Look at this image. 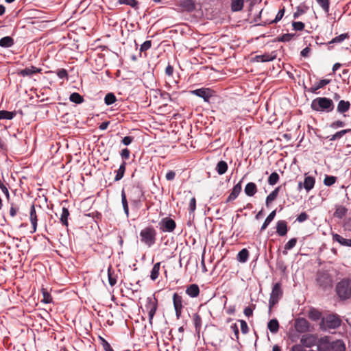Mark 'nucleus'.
<instances>
[{
  "mask_svg": "<svg viewBox=\"0 0 351 351\" xmlns=\"http://www.w3.org/2000/svg\"><path fill=\"white\" fill-rule=\"evenodd\" d=\"M191 94L201 97L205 102H209L213 95V91L208 88H201L191 91Z\"/></svg>",
  "mask_w": 351,
  "mask_h": 351,
  "instance_id": "obj_9",
  "label": "nucleus"
},
{
  "mask_svg": "<svg viewBox=\"0 0 351 351\" xmlns=\"http://www.w3.org/2000/svg\"><path fill=\"white\" fill-rule=\"evenodd\" d=\"M166 179L169 181L173 180L176 177V173L173 171H169L166 173Z\"/></svg>",
  "mask_w": 351,
  "mask_h": 351,
  "instance_id": "obj_64",
  "label": "nucleus"
},
{
  "mask_svg": "<svg viewBox=\"0 0 351 351\" xmlns=\"http://www.w3.org/2000/svg\"><path fill=\"white\" fill-rule=\"evenodd\" d=\"M279 175L278 173L276 172H273L271 173V175L269 176V178H268V184L269 185H274L276 184L278 180H279Z\"/></svg>",
  "mask_w": 351,
  "mask_h": 351,
  "instance_id": "obj_47",
  "label": "nucleus"
},
{
  "mask_svg": "<svg viewBox=\"0 0 351 351\" xmlns=\"http://www.w3.org/2000/svg\"><path fill=\"white\" fill-rule=\"evenodd\" d=\"M349 38L348 33H344L341 34L338 36H336L335 38H332L329 43L328 45L330 44H335V43H341L343 40H345L346 38Z\"/></svg>",
  "mask_w": 351,
  "mask_h": 351,
  "instance_id": "obj_40",
  "label": "nucleus"
},
{
  "mask_svg": "<svg viewBox=\"0 0 351 351\" xmlns=\"http://www.w3.org/2000/svg\"><path fill=\"white\" fill-rule=\"evenodd\" d=\"M186 293L191 297L196 298L199 294V288L196 284H191L186 287Z\"/></svg>",
  "mask_w": 351,
  "mask_h": 351,
  "instance_id": "obj_21",
  "label": "nucleus"
},
{
  "mask_svg": "<svg viewBox=\"0 0 351 351\" xmlns=\"http://www.w3.org/2000/svg\"><path fill=\"white\" fill-rule=\"evenodd\" d=\"M41 71V69L37 68L34 66H31L29 67H27L24 69L21 70L19 74L23 77L32 76V75L40 73Z\"/></svg>",
  "mask_w": 351,
  "mask_h": 351,
  "instance_id": "obj_16",
  "label": "nucleus"
},
{
  "mask_svg": "<svg viewBox=\"0 0 351 351\" xmlns=\"http://www.w3.org/2000/svg\"><path fill=\"white\" fill-rule=\"evenodd\" d=\"M293 27L296 31H302L304 28V24L300 21L293 22Z\"/></svg>",
  "mask_w": 351,
  "mask_h": 351,
  "instance_id": "obj_54",
  "label": "nucleus"
},
{
  "mask_svg": "<svg viewBox=\"0 0 351 351\" xmlns=\"http://www.w3.org/2000/svg\"><path fill=\"white\" fill-rule=\"evenodd\" d=\"M193 322L195 328L196 332L199 333L202 328V317L198 313H194L193 315Z\"/></svg>",
  "mask_w": 351,
  "mask_h": 351,
  "instance_id": "obj_27",
  "label": "nucleus"
},
{
  "mask_svg": "<svg viewBox=\"0 0 351 351\" xmlns=\"http://www.w3.org/2000/svg\"><path fill=\"white\" fill-rule=\"evenodd\" d=\"M330 80L324 79L319 80L318 82L314 84L311 87L308 89V91L312 93H315L317 90L324 88L330 83Z\"/></svg>",
  "mask_w": 351,
  "mask_h": 351,
  "instance_id": "obj_20",
  "label": "nucleus"
},
{
  "mask_svg": "<svg viewBox=\"0 0 351 351\" xmlns=\"http://www.w3.org/2000/svg\"><path fill=\"white\" fill-rule=\"evenodd\" d=\"M308 219V215L305 212L301 213L297 217V221L304 222Z\"/></svg>",
  "mask_w": 351,
  "mask_h": 351,
  "instance_id": "obj_61",
  "label": "nucleus"
},
{
  "mask_svg": "<svg viewBox=\"0 0 351 351\" xmlns=\"http://www.w3.org/2000/svg\"><path fill=\"white\" fill-rule=\"evenodd\" d=\"M337 178L333 176H326L324 180V184L326 186H330L336 182Z\"/></svg>",
  "mask_w": 351,
  "mask_h": 351,
  "instance_id": "obj_49",
  "label": "nucleus"
},
{
  "mask_svg": "<svg viewBox=\"0 0 351 351\" xmlns=\"http://www.w3.org/2000/svg\"><path fill=\"white\" fill-rule=\"evenodd\" d=\"M267 328L272 333H276L279 330V323L276 319H271L267 324Z\"/></svg>",
  "mask_w": 351,
  "mask_h": 351,
  "instance_id": "obj_30",
  "label": "nucleus"
},
{
  "mask_svg": "<svg viewBox=\"0 0 351 351\" xmlns=\"http://www.w3.org/2000/svg\"><path fill=\"white\" fill-rule=\"evenodd\" d=\"M29 219H30V222L32 226V231L31 232L34 233L37 230V222H38L37 215H36V209H35V206L34 204H32L30 207Z\"/></svg>",
  "mask_w": 351,
  "mask_h": 351,
  "instance_id": "obj_14",
  "label": "nucleus"
},
{
  "mask_svg": "<svg viewBox=\"0 0 351 351\" xmlns=\"http://www.w3.org/2000/svg\"><path fill=\"white\" fill-rule=\"evenodd\" d=\"M108 282L111 287H113L117 283V276L112 270V267L110 266L108 269Z\"/></svg>",
  "mask_w": 351,
  "mask_h": 351,
  "instance_id": "obj_31",
  "label": "nucleus"
},
{
  "mask_svg": "<svg viewBox=\"0 0 351 351\" xmlns=\"http://www.w3.org/2000/svg\"><path fill=\"white\" fill-rule=\"evenodd\" d=\"M350 131V130H348V129L339 131V132H336L335 134H333L330 136H328L329 140L331 141H334L337 139H340L341 138L343 137V135H345L346 133H348Z\"/></svg>",
  "mask_w": 351,
  "mask_h": 351,
  "instance_id": "obj_44",
  "label": "nucleus"
},
{
  "mask_svg": "<svg viewBox=\"0 0 351 351\" xmlns=\"http://www.w3.org/2000/svg\"><path fill=\"white\" fill-rule=\"evenodd\" d=\"M249 257V252L247 249H242L237 254V260L240 263H245Z\"/></svg>",
  "mask_w": 351,
  "mask_h": 351,
  "instance_id": "obj_33",
  "label": "nucleus"
},
{
  "mask_svg": "<svg viewBox=\"0 0 351 351\" xmlns=\"http://www.w3.org/2000/svg\"><path fill=\"white\" fill-rule=\"evenodd\" d=\"M217 172L219 175L224 174L228 170V164L226 161L221 160L219 161L215 168Z\"/></svg>",
  "mask_w": 351,
  "mask_h": 351,
  "instance_id": "obj_29",
  "label": "nucleus"
},
{
  "mask_svg": "<svg viewBox=\"0 0 351 351\" xmlns=\"http://www.w3.org/2000/svg\"><path fill=\"white\" fill-rule=\"evenodd\" d=\"M152 47V41L151 40H146L144 42L140 48L141 51H146L148 49H149Z\"/></svg>",
  "mask_w": 351,
  "mask_h": 351,
  "instance_id": "obj_55",
  "label": "nucleus"
},
{
  "mask_svg": "<svg viewBox=\"0 0 351 351\" xmlns=\"http://www.w3.org/2000/svg\"><path fill=\"white\" fill-rule=\"evenodd\" d=\"M341 324L340 317L336 314H329L322 319L319 324L321 330H328L338 328Z\"/></svg>",
  "mask_w": 351,
  "mask_h": 351,
  "instance_id": "obj_2",
  "label": "nucleus"
},
{
  "mask_svg": "<svg viewBox=\"0 0 351 351\" xmlns=\"http://www.w3.org/2000/svg\"><path fill=\"white\" fill-rule=\"evenodd\" d=\"M291 351H306L302 344H295L292 346Z\"/></svg>",
  "mask_w": 351,
  "mask_h": 351,
  "instance_id": "obj_62",
  "label": "nucleus"
},
{
  "mask_svg": "<svg viewBox=\"0 0 351 351\" xmlns=\"http://www.w3.org/2000/svg\"><path fill=\"white\" fill-rule=\"evenodd\" d=\"M332 237L334 241L338 242L341 245L351 247V239H345L337 233L332 234Z\"/></svg>",
  "mask_w": 351,
  "mask_h": 351,
  "instance_id": "obj_23",
  "label": "nucleus"
},
{
  "mask_svg": "<svg viewBox=\"0 0 351 351\" xmlns=\"http://www.w3.org/2000/svg\"><path fill=\"white\" fill-rule=\"evenodd\" d=\"M56 74L60 79H64L68 77L67 71L64 69H58L56 72Z\"/></svg>",
  "mask_w": 351,
  "mask_h": 351,
  "instance_id": "obj_56",
  "label": "nucleus"
},
{
  "mask_svg": "<svg viewBox=\"0 0 351 351\" xmlns=\"http://www.w3.org/2000/svg\"><path fill=\"white\" fill-rule=\"evenodd\" d=\"M173 303L176 311V317L177 319H180L181 317L182 310L184 308L182 297L178 293H175L173 295Z\"/></svg>",
  "mask_w": 351,
  "mask_h": 351,
  "instance_id": "obj_8",
  "label": "nucleus"
},
{
  "mask_svg": "<svg viewBox=\"0 0 351 351\" xmlns=\"http://www.w3.org/2000/svg\"><path fill=\"white\" fill-rule=\"evenodd\" d=\"M350 103L348 101L340 100L337 106V111L339 114H343V117H346L344 114L350 110Z\"/></svg>",
  "mask_w": 351,
  "mask_h": 351,
  "instance_id": "obj_19",
  "label": "nucleus"
},
{
  "mask_svg": "<svg viewBox=\"0 0 351 351\" xmlns=\"http://www.w3.org/2000/svg\"><path fill=\"white\" fill-rule=\"evenodd\" d=\"M295 328L300 333H304L309 330V322L304 318L298 319L295 322Z\"/></svg>",
  "mask_w": 351,
  "mask_h": 351,
  "instance_id": "obj_13",
  "label": "nucleus"
},
{
  "mask_svg": "<svg viewBox=\"0 0 351 351\" xmlns=\"http://www.w3.org/2000/svg\"><path fill=\"white\" fill-rule=\"evenodd\" d=\"M196 209V199L193 197L191 199L189 202V210L191 213H193Z\"/></svg>",
  "mask_w": 351,
  "mask_h": 351,
  "instance_id": "obj_60",
  "label": "nucleus"
},
{
  "mask_svg": "<svg viewBox=\"0 0 351 351\" xmlns=\"http://www.w3.org/2000/svg\"><path fill=\"white\" fill-rule=\"evenodd\" d=\"M15 114L12 112L7 111V110H0V120L1 119H7L11 120L14 118Z\"/></svg>",
  "mask_w": 351,
  "mask_h": 351,
  "instance_id": "obj_46",
  "label": "nucleus"
},
{
  "mask_svg": "<svg viewBox=\"0 0 351 351\" xmlns=\"http://www.w3.org/2000/svg\"><path fill=\"white\" fill-rule=\"evenodd\" d=\"M276 55L273 52L271 53H266L263 55L256 56L255 60L257 62H265L272 61L274 59H276Z\"/></svg>",
  "mask_w": 351,
  "mask_h": 351,
  "instance_id": "obj_22",
  "label": "nucleus"
},
{
  "mask_svg": "<svg viewBox=\"0 0 351 351\" xmlns=\"http://www.w3.org/2000/svg\"><path fill=\"white\" fill-rule=\"evenodd\" d=\"M160 268V263H156L154 265V267L151 271V274H150V278L152 280H155L158 278V277L159 276Z\"/></svg>",
  "mask_w": 351,
  "mask_h": 351,
  "instance_id": "obj_39",
  "label": "nucleus"
},
{
  "mask_svg": "<svg viewBox=\"0 0 351 351\" xmlns=\"http://www.w3.org/2000/svg\"><path fill=\"white\" fill-rule=\"evenodd\" d=\"M239 322L241 324V330L242 333L247 334L249 332V328L245 321L244 320H239Z\"/></svg>",
  "mask_w": 351,
  "mask_h": 351,
  "instance_id": "obj_57",
  "label": "nucleus"
},
{
  "mask_svg": "<svg viewBox=\"0 0 351 351\" xmlns=\"http://www.w3.org/2000/svg\"><path fill=\"white\" fill-rule=\"evenodd\" d=\"M297 243V239L292 238L284 246V250H282V254L287 255L288 250L293 248Z\"/></svg>",
  "mask_w": 351,
  "mask_h": 351,
  "instance_id": "obj_32",
  "label": "nucleus"
},
{
  "mask_svg": "<svg viewBox=\"0 0 351 351\" xmlns=\"http://www.w3.org/2000/svg\"><path fill=\"white\" fill-rule=\"evenodd\" d=\"M336 291L338 296L346 300L351 296V280L349 278H343L339 282L336 286Z\"/></svg>",
  "mask_w": 351,
  "mask_h": 351,
  "instance_id": "obj_4",
  "label": "nucleus"
},
{
  "mask_svg": "<svg viewBox=\"0 0 351 351\" xmlns=\"http://www.w3.org/2000/svg\"><path fill=\"white\" fill-rule=\"evenodd\" d=\"M245 193L249 196L252 197L257 192V186L254 182H249L246 184L245 187Z\"/></svg>",
  "mask_w": 351,
  "mask_h": 351,
  "instance_id": "obj_25",
  "label": "nucleus"
},
{
  "mask_svg": "<svg viewBox=\"0 0 351 351\" xmlns=\"http://www.w3.org/2000/svg\"><path fill=\"white\" fill-rule=\"evenodd\" d=\"M280 186L276 188L266 198V205L268 206L270 203L274 201L280 191Z\"/></svg>",
  "mask_w": 351,
  "mask_h": 351,
  "instance_id": "obj_36",
  "label": "nucleus"
},
{
  "mask_svg": "<svg viewBox=\"0 0 351 351\" xmlns=\"http://www.w3.org/2000/svg\"><path fill=\"white\" fill-rule=\"evenodd\" d=\"M121 202H122L123 208L124 210V213H125L126 216L128 217L129 208H128V204L126 195H125L124 189H123L121 191Z\"/></svg>",
  "mask_w": 351,
  "mask_h": 351,
  "instance_id": "obj_41",
  "label": "nucleus"
},
{
  "mask_svg": "<svg viewBox=\"0 0 351 351\" xmlns=\"http://www.w3.org/2000/svg\"><path fill=\"white\" fill-rule=\"evenodd\" d=\"M120 4L128 5L132 8H134L137 5V2L135 0H119Z\"/></svg>",
  "mask_w": 351,
  "mask_h": 351,
  "instance_id": "obj_53",
  "label": "nucleus"
},
{
  "mask_svg": "<svg viewBox=\"0 0 351 351\" xmlns=\"http://www.w3.org/2000/svg\"><path fill=\"white\" fill-rule=\"evenodd\" d=\"M315 184V179L314 177L311 176H307L305 174L304 180L303 182L304 189L306 192H309L311 189H313Z\"/></svg>",
  "mask_w": 351,
  "mask_h": 351,
  "instance_id": "obj_18",
  "label": "nucleus"
},
{
  "mask_svg": "<svg viewBox=\"0 0 351 351\" xmlns=\"http://www.w3.org/2000/svg\"><path fill=\"white\" fill-rule=\"evenodd\" d=\"M125 162H123L122 164L120 165L119 169L116 171V176L114 178L115 181H119L123 177L125 171Z\"/></svg>",
  "mask_w": 351,
  "mask_h": 351,
  "instance_id": "obj_37",
  "label": "nucleus"
},
{
  "mask_svg": "<svg viewBox=\"0 0 351 351\" xmlns=\"http://www.w3.org/2000/svg\"><path fill=\"white\" fill-rule=\"evenodd\" d=\"M181 6L187 11H193L195 8V3L191 0H184L182 2Z\"/></svg>",
  "mask_w": 351,
  "mask_h": 351,
  "instance_id": "obj_43",
  "label": "nucleus"
},
{
  "mask_svg": "<svg viewBox=\"0 0 351 351\" xmlns=\"http://www.w3.org/2000/svg\"><path fill=\"white\" fill-rule=\"evenodd\" d=\"M133 139H134V138L132 136H125L122 139V143L125 145H129L133 141Z\"/></svg>",
  "mask_w": 351,
  "mask_h": 351,
  "instance_id": "obj_63",
  "label": "nucleus"
},
{
  "mask_svg": "<svg viewBox=\"0 0 351 351\" xmlns=\"http://www.w3.org/2000/svg\"><path fill=\"white\" fill-rule=\"evenodd\" d=\"M243 0H231V10L233 12L241 11L243 8Z\"/></svg>",
  "mask_w": 351,
  "mask_h": 351,
  "instance_id": "obj_28",
  "label": "nucleus"
},
{
  "mask_svg": "<svg viewBox=\"0 0 351 351\" xmlns=\"http://www.w3.org/2000/svg\"><path fill=\"white\" fill-rule=\"evenodd\" d=\"M348 209L341 205L336 206L335 211L333 213V216L338 219L343 218L347 213Z\"/></svg>",
  "mask_w": 351,
  "mask_h": 351,
  "instance_id": "obj_26",
  "label": "nucleus"
},
{
  "mask_svg": "<svg viewBox=\"0 0 351 351\" xmlns=\"http://www.w3.org/2000/svg\"><path fill=\"white\" fill-rule=\"evenodd\" d=\"M331 351H346V345L343 340L337 339L332 341Z\"/></svg>",
  "mask_w": 351,
  "mask_h": 351,
  "instance_id": "obj_24",
  "label": "nucleus"
},
{
  "mask_svg": "<svg viewBox=\"0 0 351 351\" xmlns=\"http://www.w3.org/2000/svg\"><path fill=\"white\" fill-rule=\"evenodd\" d=\"M43 298L42 302L46 304L51 303L52 301V298L51 295L45 289L43 290Z\"/></svg>",
  "mask_w": 351,
  "mask_h": 351,
  "instance_id": "obj_50",
  "label": "nucleus"
},
{
  "mask_svg": "<svg viewBox=\"0 0 351 351\" xmlns=\"http://www.w3.org/2000/svg\"><path fill=\"white\" fill-rule=\"evenodd\" d=\"M117 101L115 95L112 93H108L104 98L105 104L108 106L114 104Z\"/></svg>",
  "mask_w": 351,
  "mask_h": 351,
  "instance_id": "obj_48",
  "label": "nucleus"
},
{
  "mask_svg": "<svg viewBox=\"0 0 351 351\" xmlns=\"http://www.w3.org/2000/svg\"><path fill=\"white\" fill-rule=\"evenodd\" d=\"M288 232L287 223L285 220H280L276 223V232L280 236L283 237L287 234Z\"/></svg>",
  "mask_w": 351,
  "mask_h": 351,
  "instance_id": "obj_17",
  "label": "nucleus"
},
{
  "mask_svg": "<svg viewBox=\"0 0 351 351\" xmlns=\"http://www.w3.org/2000/svg\"><path fill=\"white\" fill-rule=\"evenodd\" d=\"M317 337L314 334H305L300 338L301 344L306 348H311L317 345Z\"/></svg>",
  "mask_w": 351,
  "mask_h": 351,
  "instance_id": "obj_12",
  "label": "nucleus"
},
{
  "mask_svg": "<svg viewBox=\"0 0 351 351\" xmlns=\"http://www.w3.org/2000/svg\"><path fill=\"white\" fill-rule=\"evenodd\" d=\"M317 280L319 286L324 289L332 287V278L326 272L318 273Z\"/></svg>",
  "mask_w": 351,
  "mask_h": 351,
  "instance_id": "obj_11",
  "label": "nucleus"
},
{
  "mask_svg": "<svg viewBox=\"0 0 351 351\" xmlns=\"http://www.w3.org/2000/svg\"><path fill=\"white\" fill-rule=\"evenodd\" d=\"M14 45V40L10 36H5L0 39V46L2 47H10Z\"/></svg>",
  "mask_w": 351,
  "mask_h": 351,
  "instance_id": "obj_35",
  "label": "nucleus"
},
{
  "mask_svg": "<svg viewBox=\"0 0 351 351\" xmlns=\"http://www.w3.org/2000/svg\"><path fill=\"white\" fill-rule=\"evenodd\" d=\"M145 311L149 315V322L152 324V320L155 315L156 311L158 308V300L154 296L148 297L146 299V304L145 305Z\"/></svg>",
  "mask_w": 351,
  "mask_h": 351,
  "instance_id": "obj_5",
  "label": "nucleus"
},
{
  "mask_svg": "<svg viewBox=\"0 0 351 351\" xmlns=\"http://www.w3.org/2000/svg\"><path fill=\"white\" fill-rule=\"evenodd\" d=\"M276 210H273L265 219L263 224L261 226V230L263 231L265 230L267 226L269 225V223L273 221L276 216Z\"/></svg>",
  "mask_w": 351,
  "mask_h": 351,
  "instance_id": "obj_38",
  "label": "nucleus"
},
{
  "mask_svg": "<svg viewBox=\"0 0 351 351\" xmlns=\"http://www.w3.org/2000/svg\"><path fill=\"white\" fill-rule=\"evenodd\" d=\"M69 99L71 102H73L77 104H80L84 101L83 97L80 95L78 93H72L69 97Z\"/></svg>",
  "mask_w": 351,
  "mask_h": 351,
  "instance_id": "obj_42",
  "label": "nucleus"
},
{
  "mask_svg": "<svg viewBox=\"0 0 351 351\" xmlns=\"http://www.w3.org/2000/svg\"><path fill=\"white\" fill-rule=\"evenodd\" d=\"M319 6L326 14H328L330 8V0H316Z\"/></svg>",
  "mask_w": 351,
  "mask_h": 351,
  "instance_id": "obj_45",
  "label": "nucleus"
},
{
  "mask_svg": "<svg viewBox=\"0 0 351 351\" xmlns=\"http://www.w3.org/2000/svg\"><path fill=\"white\" fill-rule=\"evenodd\" d=\"M159 226L162 232H171L175 230L176 223L171 218L165 217L160 221Z\"/></svg>",
  "mask_w": 351,
  "mask_h": 351,
  "instance_id": "obj_10",
  "label": "nucleus"
},
{
  "mask_svg": "<svg viewBox=\"0 0 351 351\" xmlns=\"http://www.w3.org/2000/svg\"><path fill=\"white\" fill-rule=\"evenodd\" d=\"M0 189H1L2 192L5 195L6 197L8 199L10 197V193H9L8 189L1 180H0Z\"/></svg>",
  "mask_w": 351,
  "mask_h": 351,
  "instance_id": "obj_59",
  "label": "nucleus"
},
{
  "mask_svg": "<svg viewBox=\"0 0 351 351\" xmlns=\"http://www.w3.org/2000/svg\"><path fill=\"white\" fill-rule=\"evenodd\" d=\"M309 317L313 320H318L321 317V313L315 310H312L309 313Z\"/></svg>",
  "mask_w": 351,
  "mask_h": 351,
  "instance_id": "obj_51",
  "label": "nucleus"
},
{
  "mask_svg": "<svg viewBox=\"0 0 351 351\" xmlns=\"http://www.w3.org/2000/svg\"><path fill=\"white\" fill-rule=\"evenodd\" d=\"M332 341L331 337L327 335L317 339V351H331Z\"/></svg>",
  "mask_w": 351,
  "mask_h": 351,
  "instance_id": "obj_7",
  "label": "nucleus"
},
{
  "mask_svg": "<svg viewBox=\"0 0 351 351\" xmlns=\"http://www.w3.org/2000/svg\"><path fill=\"white\" fill-rule=\"evenodd\" d=\"M157 232L153 226H147L140 232L141 241L148 247H152L156 241Z\"/></svg>",
  "mask_w": 351,
  "mask_h": 351,
  "instance_id": "obj_3",
  "label": "nucleus"
},
{
  "mask_svg": "<svg viewBox=\"0 0 351 351\" xmlns=\"http://www.w3.org/2000/svg\"><path fill=\"white\" fill-rule=\"evenodd\" d=\"M241 182L242 181L241 180L239 183L234 186L232 192L226 199L227 202L234 200L239 196L242 189Z\"/></svg>",
  "mask_w": 351,
  "mask_h": 351,
  "instance_id": "obj_15",
  "label": "nucleus"
},
{
  "mask_svg": "<svg viewBox=\"0 0 351 351\" xmlns=\"http://www.w3.org/2000/svg\"><path fill=\"white\" fill-rule=\"evenodd\" d=\"M69 216V210L66 208L63 207L62 210V213H61L60 220V222L62 223V224L66 227L69 225V223H68Z\"/></svg>",
  "mask_w": 351,
  "mask_h": 351,
  "instance_id": "obj_34",
  "label": "nucleus"
},
{
  "mask_svg": "<svg viewBox=\"0 0 351 351\" xmlns=\"http://www.w3.org/2000/svg\"><path fill=\"white\" fill-rule=\"evenodd\" d=\"M313 110L321 112L329 113L335 108L332 100L328 97H317L311 104Z\"/></svg>",
  "mask_w": 351,
  "mask_h": 351,
  "instance_id": "obj_1",
  "label": "nucleus"
},
{
  "mask_svg": "<svg viewBox=\"0 0 351 351\" xmlns=\"http://www.w3.org/2000/svg\"><path fill=\"white\" fill-rule=\"evenodd\" d=\"M330 128H332L333 129H337V128H339L344 127L345 126V123L343 121H340V120H337V121H335L332 122L330 124Z\"/></svg>",
  "mask_w": 351,
  "mask_h": 351,
  "instance_id": "obj_58",
  "label": "nucleus"
},
{
  "mask_svg": "<svg viewBox=\"0 0 351 351\" xmlns=\"http://www.w3.org/2000/svg\"><path fill=\"white\" fill-rule=\"evenodd\" d=\"M285 14V8H282V9H280L278 14H276L275 19L271 21V23H278V21H280L282 18L283 17Z\"/></svg>",
  "mask_w": 351,
  "mask_h": 351,
  "instance_id": "obj_52",
  "label": "nucleus"
},
{
  "mask_svg": "<svg viewBox=\"0 0 351 351\" xmlns=\"http://www.w3.org/2000/svg\"><path fill=\"white\" fill-rule=\"evenodd\" d=\"M282 295V291L281 289V284L280 282L276 283L273 288L271 293L270 294V298L269 300V308H272L276 303H278L279 299Z\"/></svg>",
  "mask_w": 351,
  "mask_h": 351,
  "instance_id": "obj_6",
  "label": "nucleus"
}]
</instances>
